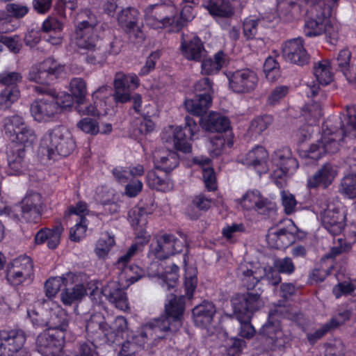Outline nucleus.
Instances as JSON below:
<instances>
[{"label":"nucleus","instance_id":"1","mask_svg":"<svg viewBox=\"0 0 356 356\" xmlns=\"http://www.w3.org/2000/svg\"><path fill=\"white\" fill-rule=\"evenodd\" d=\"M277 3L280 10V17L288 22L300 17L305 12V5L311 3L312 7L309 13L311 16L305 21L304 32L307 36L314 37L325 33L330 20L332 8L336 6L339 0H264Z\"/></svg>","mask_w":356,"mask_h":356},{"label":"nucleus","instance_id":"2","mask_svg":"<svg viewBox=\"0 0 356 356\" xmlns=\"http://www.w3.org/2000/svg\"><path fill=\"white\" fill-rule=\"evenodd\" d=\"M184 297L171 294L165 305V316L154 318L144 323L138 335L134 337L135 343L143 348L157 346L169 333L177 331L181 326L184 311Z\"/></svg>","mask_w":356,"mask_h":356},{"label":"nucleus","instance_id":"3","mask_svg":"<svg viewBox=\"0 0 356 356\" xmlns=\"http://www.w3.org/2000/svg\"><path fill=\"white\" fill-rule=\"evenodd\" d=\"M341 143L353 145L350 156L356 161V106L348 108L347 115L341 120L340 130L337 131L330 120L323 124L321 138L311 145L307 156L317 161L327 153L337 152Z\"/></svg>","mask_w":356,"mask_h":356},{"label":"nucleus","instance_id":"4","mask_svg":"<svg viewBox=\"0 0 356 356\" xmlns=\"http://www.w3.org/2000/svg\"><path fill=\"white\" fill-rule=\"evenodd\" d=\"M183 243L174 236L164 234L153 241L149 246L148 259L151 261L147 268V273L149 277L156 278L161 286L166 289L174 288L179 279V268L175 264L163 268L159 261L167 259L182 251Z\"/></svg>","mask_w":356,"mask_h":356},{"label":"nucleus","instance_id":"5","mask_svg":"<svg viewBox=\"0 0 356 356\" xmlns=\"http://www.w3.org/2000/svg\"><path fill=\"white\" fill-rule=\"evenodd\" d=\"M145 22L147 26L157 29L170 26L172 31H177L184 26V22L194 17L191 6L186 5L181 12V20H175L177 13L174 5L156 3L149 5L144 10Z\"/></svg>","mask_w":356,"mask_h":356},{"label":"nucleus","instance_id":"6","mask_svg":"<svg viewBox=\"0 0 356 356\" xmlns=\"http://www.w3.org/2000/svg\"><path fill=\"white\" fill-rule=\"evenodd\" d=\"M121 270L118 280L107 283L102 289V292L106 299L116 308L126 311L129 308L128 299L124 289L138 281L144 275L143 270L136 265L127 266L126 264L117 266Z\"/></svg>","mask_w":356,"mask_h":356},{"label":"nucleus","instance_id":"7","mask_svg":"<svg viewBox=\"0 0 356 356\" xmlns=\"http://www.w3.org/2000/svg\"><path fill=\"white\" fill-rule=\"evenodd\" d=\"M27 314L33 324L46 325L49 330L62 331L65 334L68 327V316L65 310L55 301L49 298L42 303L29 307Z\"/></svg>","mask_w":356,"mask_h":356},{"label":"nucleus","instance_id":"8","mask_svg":"<svg viewBox=\"0 0 356 356\" xmlns=\"http://www.w3.org/2000/svg\"><path fill=\"white\" fill-rule=\"evenodd\" d=\"M49 92V96L36 99L31 104V115L37 122H51L58 113L70 111L72 107V99L69 93L55 90Z\"/></svg>","mask_w":356,"mask_h":356},{"label":"nucleus","instance_id":"9","mask_svg":"<svg viewBox=\"0 0 356 356\" xmlns=\"http://www.w3.org/2000/svg\"><path fill=\"white\" fill-rule=\"evenodd\" d=\"M76 147V142L69 129L64 126H57L48 131L43 136L39 151L42 154L47 153L40 162L46 164L50 159H55L59 155L67 156Z\"/></svg>","mask_w":356,"mask_h":356},{"label":"nucleus","instance_id":"10","mask_svg":"<svg viewBox=\"0 0 356 356\" xmlns=\"http://www.w3.org/2000/svg\"><path fill=\"white\" fill-rule=\"evenodd\" d=\"M77 280L72 282L74 285L72 289L65 287L62 289L60 298L62 303L65 306H71L77 304L86 296L87 291H90V296L92 301L97 304L103 302L102 298L104 297L102 292V286L96 280H89L88 277L83 273H76Z\"/></svg>","mask_w":356,"mask_h":356},{"label":"nucleus","instance_id":"11","mask_svg":"<svg viewBox=\"0 0 356 356\" xmlns=\"http://www.w3.org/2000/svg\"><path fill=\"white\" fill-rule=\"evenodd\" d=\"M232 302L234 314L241 324L240 335L247 339L252 337L255 330L250 321L252 314L264 305L263 301L259 295L246 293L236 295Z\"/></svg>","mask_w":356,"mask_h":356},{"label":"nucleus","instance_id":"12","mask_svg":"<svg viewBox=\"0 0 356 356\" xmlns=\"http://www.w3.org/2000/svg\"><path fill=\"white\" fill-rule=\"evenodd\" d=\"M186 124L183 128L179 126H168L161 134L163 142L172 145L174 147L184 153L192 149L191 142L200 138V127L191 117H186Z\"/></svg>","mask_w":356,"mask_h":356},{"label":"nucleus","instance_id":"13","mask_svg":"<svg viewBox=\"0 0 356 356\" xmlns=\"http://www.w3.org/2000/svg\"><path fill=\"white\" fill-rule=\"evenodd\" d=\"M86 330L90 333L101 330L109 341H115L116 338L128 337L130 331L128 327L127 319L122 316H117L111 325L104 321V317L100 314H95L86 324Z\"/></svg>","mask_w":356,"mask_h":356},{"label":"nucleus","instance_id":"14","mask_svg":"<svg viewBox=\"0 0 356 356\" xmlns=\"http://www.w3.org/2000/svg\"><path fill=\"white\" fill-rule=\"evenodd\" d=\"M279 271L273 267L262 268L259 265L252 264H241L238 270V275L243 284L248 289H253L259 281L266 277L269 283L275 285L280 282L281 277Z\"/></svg>","mask_w":356,"mask_h":356},{"label":"nucleus","instance_id":"15","mask_svg":"<svg viewBox=\"0 0 356 356\" xmlns=\"http://www.w3.org/2000/svg\"><path fill=\"white\" fill-rule=\"evenodd\" d=\"M270 164L273 171L272 177L275 179V182L278 186H282L284 182L283 179L298 166L296 159L287 147L276 150L271 156Z\"/></svg>","mask_w":356,"mask_h":356},{"label":"nucleus","instance_id":"16","mask_svg":"<svg viewBox=\"0 0 356 356\" xmlns=\"http://www.w3.org/2000/svg\"><path fill=\"white\" fill-rule=\"evenodd\" d=\"M277 10H279L277 8ZM272 9L266 10L264 16L260 19L255 16L246 17L243 23V32L247 39L253 38L258 31L261 34H266L268 31L265 29L271 30L275 25L280 21V10L278 13H272Z\"/></svg>","mask_w":356,"mask_h":356},{"label":"nucleus","instance_id":"17","mask_svg":"<svg viewBox=\"0 0 356 356\" xmlns=\"http://www.w3.org/2000/svg\"><path fill=\"white\" fill-rule=\"evenodd\" d=\"M33 264L31 259L21 255L8 264L6 270V280L13 286H19L32 279Z\"/></svg>","mask_w":356,"mask_h":356},{"label":"nucleus","instance_id":"18","mask_svg":"<svg viewBox=\"0 0 356 356\" xmlns=\"http://www.w3.org/2000/svg\"><path fill=\"white\" fill-rule=\"evenodd\" d=\"M298 228L291 220H285L282 225L269 229L266 236L267 243L273 248H284L296 238Z\"/></svg>","mask_w":356,"mask_h":356},{"label":"nucleus","instance_id":"19","mask_svg":"<svg viewBox=\"0 0 356 356\" xmlns=\"http://www.w3.org/2000/svg\"><path fill=\"white\" fill-rule=\"evenodd\" d=\"M65 338L62 331L47 329L37 337V350L42 356H57L64 346Z\"/></svg>","mask_w":356,"mask_h":356},{"label":"nucleus","instance_id":"20","mask_svg":"<svg viewBox=\"0 0 356 356\" xmlns=\"http://www.w3.org/2000/svg\"><path fill=\"white\" fill-rule=\"evenodd\" d=\"M97 18L89 10H83L77 13L74 19V31L70 36L71 44L79 40H87L91 35H98L96 33Z\"/></svg>","mask_w":356,"mask_h":356},{"label":"nucleus","instance_id":"21","mask_svg":"<svg viewBox=\"0 0 356 356\" xmlns=\"http://www.w3.org/2000/svg\"><path fill=\"white\" fill-rule=\"evenodd\" d=\"M229 88L234 92L247 94L257 86L259 78L254 71L249 69L238 70L227 74Z\"/></svg>","mask_w":356,"mask_h":356},{"label":"nucleus","instance_id":"22","mask_svg":"<svg viewBox=\"0 0 356 356\" xmlns=\"http://www.w3.org/2000/svg\"><path fill=\"white\" fill-rule=\"evenodd\" d=\"M152 209L145 207H134L128 213L129 221L134 229L135 243L142 248L149 241L151 235L145 229L149 216L152 213Z\"/></svg>","mask_w":356,"mask_h":356},{"label":"nucleus","instance_id":"23","mask_svg":"<svg viewBox=\"0 0 356 356\" xmlns=\"http://www.w3.org/2000/svg\"><path fill=\"white\" fill-rule=\"evenodd\" d=\"M79 49L86 51L85 61L90 65L102 67L108 54L100 43L99 35H91L87 40L74 43Z\"/></svg>","mask_w":356,"mask_h":356},{"label":"nucleus","instance_id":"24","mask_svg":"<svg viewBox=\"0 0 356 356\" xmlns=\"http://www.w3.org/2000/svg\"><path fill=\"white\" fill-rule=\"evenodd\" d=\"M26 341L24 332L19 329L5 327L0 330V356H13Z\"/></svg>","mask_w":356,"mask_h":356},{"label":"nucleus","instance_id":"25","mask_svg":"<svg viewBox=\"0 0 356 356\" xmlns=\"http://www.w3.org/2000/svg\"><path fill=\"white\" fill-rule=\"evenodd\" d=\"M324 227L332 234L338 235L344 227L345 210L340 204L330 203L321 213Z\"/></svg>","mask_w":356,"mask_h":356},{"label":"nucleus","instance_id":"26","mask_svg":"<svg viewBox=\"0 0 356 356\" xmlns=\"http://www.w3.org/2000/svg\"><path fill=\"white\" fill-rule=\"evenodd\" d=\"M65 71V65L51 58H48L42 63L33 65L29 72V79L35 83L46 84L49 76H60Z\"/></svg>","mask_w":356,"mask_h":356},{"label":"nucleus","instance_id":"27","mask_svg":"<svg viewBox=\"0 0 356 356\" xmlns=\"http://www.w3.org/2000/svg\"><path fill=\"white\" fill-rule=\"evenodd\" d=\"M36 169L33 164L29 163L26 159L24 148L15 147L8 154L7 174L8 175L19 176L24 175H33Z\"/></svg>","mask_w":356,"mask_h":356},{"label":"nucleus","instance_id":"28","mask_svg":"<svg viewBox=\"0 0 356 356\" xmlns=\"http://www.w3.org/2000/svg\"><path fill=\"white\" fill-rule=\"evenodd\" d=\"M43 207L42 195L35 191H27L22 201L21 216L29 222L36 223L40 218Z\"/></svg>","mask_w":356,"mask_h":356},{"label":"nucleus","instance_id":"29","mask_svg":"<svg viewBox=\"0 0 356 356\" xmlns=\"http://www.w3.org/2000/svg\"><path fill=\"white\" fill-rule=\"evenodd\" d=\"M180 50L188 60L199 62L206 56V50L201 39L195 34H182Z\"/></svg>","mask_w":356,"mask_h":356},{"label":"nucleus","instance_id":"30","mask_svg":"<svg viewBox=\"0 0 356 356\" xmlns=\"http://www.w3.org/2000/svg\"><path fill=\"white\" fill-rule=\"evenodd\" d=\"M282 53L285 60L299 65H305L309 59L301 38H295L283 43Z\"/></svg>","mask_w":356,"mask_h":356},{"label":"nucleus","instance_id":"31","mask_svg":"<svg viewBox=\"0 0 356 356\" xmlns=\"http://www.w3.org/2000/svg\"><path fill=\"white\" fill-rule=\"evenodd\" d=\"M242 163L254 169L259 174L270 170L268 153L262 146H255L250 150L242 160Z\"/></svg>","mask_w":356,"mask_h":356},{"label":"nucleus","instance_id":"32","mask_svg":"<svg viewBox=\"0 0 356 356\" xmlns=\"http://www.w3.org/2000/svg\"><path fill=\"white\" fill-rule=\"evenodd\" d=\"M303 115L307 124H304L296 134L299 142H304L310 138L314 131L313 127L316 124L322 115L320 105L316 102L307 105L303 111Z\"/></svg>","mask_w":356,"mask_h":356},{"label":"nucleus","instance_id":"33","mask_svg":"<svg viewBox=\"0 0 356 356\" xmlns=\"http://www.w3.org/2000/svg\"><path fill=\"white\" fill-rule=\"evenodd\" d=\"M337 173V166L330 163H326L313 176L308 178L307 186L310 188L318 186L326 188L332 183Z\"/></svg>","mask_w":356,"mask_h":356},{"label":"nucleus","instance_id":"34","mask_svg":"<svg viewBox=\"0 0 356 356\" xmlns=\"http://www.w3.org/2000/svg\"><path fill=\"white\" fill-rule=\"evenodd\" d=\"M153 160L155 168L165 172L176 168L179 161L175 152L165 149L156 150L153 154Z\"/></svg>","mask_w":356,"mask_h":356},{"label":"nucleus","instance_id":"35","mask_svg":"<svg viewBox=\"0 0 356 356\" xmlns=\"http://www.w3.org/2000/svg\"><path fill=\"white\" fill-rule=\"evenodd\" d=\"M215 314L214 305L211 302L204 301L193 309V322L200 327L208 328L213 321Z\"/></svg>","mask_w":356,"mask_h":356},{"label":"nucleus","instance_id":"36","mask_svg":"<svg viewBox=\"0 0 356 356\" xmlns=\"http://www.w3.org/2000/svg\"><path fill=\"white\" fill-rule=\"evenodd\" d=\"M201 127L208 131H216L222 133L229 128V121L220 113L211 112L209 114L200 119Z\"/></svg>","mask_w":356,"mask_h":356},{"label":"nucleus","instance_id":"37","mask_svg":"<svg viewBox=\"0 0 356 356\" xmlns=\"http://www.w3.org/2000/svg\"><path fill=\"white\" fill-rule=\"evenodd\" d=\"M76 273L68 272L62 276L51 277L45 283L46 294L49 298L54 297L62 289L71 285L76 281Z\"/></svg>","mask_w":356,"mask_h":356},{"label":"nucleus","instance_id":"38","mask_svg":"<svg viewBox=\"0 0 356 356\" xmlns=\"http://www.w3.org/2000/svg\"><path fill=\"white\" fill-rule=\"evenodd\" d=\"M211 103V97L196 95L193 99H186L184 102V106L188 113L200 116L207 112Z\"/></svg>","mask_w":356,"mask_h":356},{"label":"nucleus","instance_id":"39","mask_svg":"<svg viewBox=\"0 0 356 356\" xmlns=\"http://www.w3.org/2000/svg\"><path fill=\"white\" fill-rule=\"evenodd\" d=\"M193 162L202 169L203 179L208 191H213L217 188L216 178L213 169L211 167V160L205 156H197Z\"/></svg>","mask_w":356,"mask_h":356},{"label":"nucleus","instance_id":"40","mask_svg":"<svg viewBox=\"0 0 356 356\" xmlns=\"http://www.w3.org/2000/svg\"><path fill=\"white\" fill-rule=\"evenodd\" d=\"M204 6L213 16L227 17L234 13L229 0H206Z\"/></svg>","mask_w":356,"mask_h":356},{"label":"nucleus","instance_id":"41","mask_svg":"<svg viewBox=\"0 0 356 356\" xmlns=\"http://www.w3.org/2000/svg\"><path fill=\"white\" fill-rule=\"evenodd\" d=\"M350 58L351 54L349 50L343 49L339 52L337 61L348 82L356 86V67H350Z\"/></svg>","mask_w":356,"mask_h":356},{"label":"nucleus","instance_id":"42","mask_svg":"<svg viewBox=\"0 0 356 356\" xmlns=\"http://www.w3.org/2000/svg\"><path fill=\"white\" fill-rule=\"evenodd\" d=\"M242 208L246 210L260 209L265 207L266 200L258 191H248L241 199L238 200Z\"/></svg>","mask_w":356,"mask_h":356},{"label":"nucleus","instance_id":"43","mask_svg":"<svg viewBox=\"0 0 356 356\" xmlns=\"http://www.w3.org/2000/svg\"><path fill=\"white\" fill-rule=\"evenodd\" d=\"M75 109L76 112L81 115H92L99 117L102 114H106L108 110L104 108L105 102H101L99 105L97 103L93 105L91 103H88L86 99H80L75 102Z\"/></svg>","mask_w":356,"mask_h":356},{"label":"nucleus","instance_id":"44","mask_svg":"<svg viewBox=\"0 0 356 356\" xmlns=\"http://www.w3.org/2000/svg\"><path fill=\"white\" fill-rule=\"evenodd\" d=\"M115 245V241L113 234L108 232L102 233L96 243L95 253L99 259H106Z\"/></svg>","mask_w":356,"mask_h":356},{"label":"nucleus","instance_id":"45","mask_svg":"<svg viewBox=\"0 0 356 356\" xmlns=\"http://www.w3.org/2000/svg\"><path fill=\"white\" fill-rule=\"evenodd\" d=\"M225 54L218 51L212 58L202 59L201 72L203 74H214L218 73L225 64Z\"/></svg>","mask_w":356,"mask_h":356},{"label":"nucleus","instance_id":"46","mask_svg":"<svg viewBox=\"0 0 356 356\" xmlns=\"http://www.w3.org/2000/svg\"><path fill=\"white\" fill-rule=\"evenodd\" d=\"M139 17V12L134 8L122 10L118 15L119 25L126 31L134 30Z\"/></svg>","mask_w":356,"mask_h":356},{"label":"nucleus","instance_id":"47","mask_svg":"<svg viewBox=\"0 0 356 356\" xmlns=\"http://www.w3.org/2000/svg\"><path fill=\"white\" fill-rule=\"evenodd\" d=\"M233 141L229 135L218 133L211 138L208 148L211 156H218L224 152L226 147H231Z\"/></svg>","mask_w":356,"mask_h":356},{"label":"nucleus","instance_id":"48","mask_svg":"<svg viewBox=\"0 0 356 356\" xmlns=\"http://www.w3.org/2000/svg\"><path fill=\"white\" fill-rule=\"evenodd\" d=\"M314 74L321 85L329 84L333 79V73L330 60L323 59L315 63Z\"/></svg>","mask_w":356,"mask_h":356},{"label":"nucleus","instance_id":"49","mask_svg":"<svg viewBox=\"0 0 356 356\" xmlns=\"http://www.w3.org/2000/svg\"><path fill=\"white\" fill-rule=\"evenodd\" d=\"M262 332L275 347L283 346L286 341L279 324L275 325L268 322L263 326Z\"/></svg>","mask_w":356,"mask_h":356},{"label":"nucleus","instance_id":"50","mask_svg":"<svg viewBox=\"0 0 356 356\" xmlns=\"http://www.w3.org/2000/svg\"><path fill=\"white\" fill-rule=\"evenodd\" d=\"M147 184L152 188L163 192L170 191L174 186L173 182L168 177L161 178L154 171L147 173Z\"/></svg>","mask_w":356,"mask_h":356},{"label":"nucleus","instance_id":"51","mask_svg":"<svg viewBox=\"0 0 356 356\" xmlns=\"http://www.w3.org/2000/svg\"><path fill=\"white\" fill-rule=\"evenodd\" d=\"M24 124V120L20 115L15 114L8 116L3 119V127L5 134L10 138H13L19 132L17 129Z\"/></svg>","mask_w":356,"mask_h":356},{"label":"nucleus","instance_id":"52","mask_svg":"<svg viewBox=\"0 0 356 356\" xmlns=\"http://www.w3.org/2000/svg\"><path fill=\"white\" fill-rule=\"evenodd\" d=\"M69 94L72 99V104L74 103L73 99L76 102L80 99H86L87 95V84L85 80L80 77L73 78L70 80L69 86Z\"/></svg>","mask_w":356,"mask_h":356},{"label":"nucleus","instance_id":"53","mask_svg":"<svg viewBox=\"0 0 356 356\" xmlns=\"http://www.w3.org/2000/svg\"><path fill=\"white\" fill-rule=\"evenodd\" d=\"M20 95L17 87H6L0 92V110L6 111L16 102Z\"/></svg>","mask_w":356,"mask_h":356},{"label":"nucleus","instance_id":"54","mask_svg":"<svg viewBox=\"0 0 356 356\" xmlns=\"http://www.w3.org/2000/svg\"><path fill=\"white\" fill-rule=\"evenodd\" d=\"M341 191L349 198H356L355 174H348L343 178L341 183ZM353 214L356 217V203L354 204V211Z\"/></svg>","mask_w":356,"mask_h":356},{"label":"nucleus","instance_id":"55","mask_svg":"<svg viewBox=\"0 0 356 356\" xmlns=\"http://www.w3.org/2000/svg\"><path fill=\"white\" fill-rule=\"evenodd\" d=\"M12 140L24 147L33 145L37 140V136L33 129L29 127H23Z\"/></svg>","mask_w":356,"mask_h":356},{"label":"nucleus","instance_id":"56","mask_svg":"<svg viewBox=\"0 0 356 356\" xmlns=\"http://www.w3.org/2000/svg\"><path fill=\"white\" fill-rule=\"evenodd\" d=\"M264 72L266 79L270 81H277L281 76L280 65L272 56L268 57L264 65Z\"/></svg>","mask_w":356,"mask_h":356},{"label":"nucleus","instance_id":"57","mask_svg":"<svg viewBox=\"0 0 356 356\" xmlns=\"http://www.w3.org/2000/svg\"><path fill=\"white\" fill-rule=\"evenodd\" d=\"M186 275L184 278V287L186 294L189 299L193 296V293L197 286V278L195 269L191 267L185 268Z\"/></svg>","mask_w":356,"mask_h":356},{"label":"nucleus","instance_id":"58","mask_svg":"<svg viewBox=\"0 0 356 356\" xmlns=\"http://www.w3.org/2000/svg\"><path fill=\"white\" fill-rule=\"evenodd\" d=\"M76 127L83 133L90 136H96L100 131L99 122L88 117L81 119L77 122Z\"/></svg>","mask_w":356,"mask_h":356},{"label":"nucleus","instance_id":"59","mask_svg":"<svg viewBox=\"0 0 356 356\" xmlns=\"http://www.w3.org/2000/svg\"><path fill=\"white\" fill-rule=\"evenodd\" d=\"M88 222L86 218L82 217L79 219L74 227L70 229V238L73 241H79L83 239L86 234Z\"/></svg>","mask_w":356,"mask_h":356},{"label":"nucleus","instance_id":"60","mask_svg":"<svg viewBox=\"0 0 356 356\" xmlns=\"http://www.w3.org/2000/svg\"><path fill=\"white\" fill-rule=\"evenodd\" d=\"M346 349L340 339H333L325 345V356H345Z\"/></svg>","mask_w":356,"mask_h":356},{"label":"nucleus","instance_id":"61","mask_svg":"<svg viewBox=\"0 0 356 356\" xmlns=\"http://www.w3.org/2000/svg\"><path fill=\"white\" fill-rule=\"evenodd\" d=\"M19 26V22L14 20L4 11H0V33L14 31Z\"/></svg>","mask_w":356,"mask_h":356},{"label":"nucleus","instance_id":"62","mask_svg":"<svg viewBox=\"0 0 356 356\" xmlns=\"http://www.w3.org/2000/svg\"><path fill=\"white\" fill-rule=\"evenodd\" d=\"M6 13L14 20L24 17L29 12V8L21 3H10L6 6Z\"/></svg>","mask_w":356,"mask_h":356},{"label":"nucleus","instance_id":"63","mask_svg":"<svg viewBox=\"0 0 356 356\" xmlns=\"http://www.w3.org/2000/svg\"><path fill=\"white\" fill-rule=\"evenodd\" d=\"M64 228L61 224L55 225L53 228H49L47 246L49 249L57 248L60 241V236Z\"/></svg>","mask_w":356,"mask_h":356},{"label":"nucleus","instance_id":"64","mask_svg":"<svg viewBox=\"0 0 356 356\" xmlns=\"http://www.w3.org/2000/svg\"><path fill=\"white\" fill-rule=\"evenodd\" d=\"M282 204L286 214H291L296 211L297 201L295 196L289 191H281Z\"/></svg>","mask_w":356,"mask_h":356}]
</instances>
